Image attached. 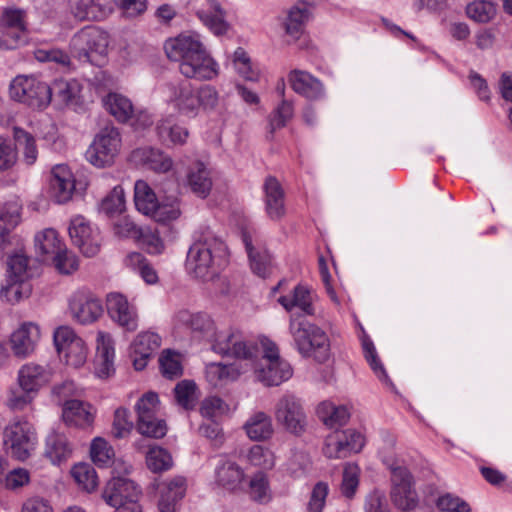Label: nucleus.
<instances>
[{
	"mask_svg": "<svg viewBox=\"0 0 512 512\" xmlns=\"http://www.w3.org/2000/svg\"><path fill=\"white\" fill-rule=\"evenodd\" d=\"M171 61L179 63L180 73L190 79L211 80L218 75L217 64L197 37L181 34L164 45Z\"/></svg>",
	"mask_w": 512,
	"mask_h": 512,
	"instance_id": "nucleus-1",
	"label": "nucleus"
},
{
	"mask_svg": "<svg viewBox=\"0 0 512 512\" xmlns=\"http://www.w3.org/2000/svg\"><path fill=\"white\" fill-rule=\"evenodd\" d=\"M289 330L298 352L303 357H312L318 363L330 358V341L326 332L305 319L292 316Z\"/></svg>",
	"mask_w": 512,
	"mask_h": 512,
	"instance_id": "nucleus-2",
	"label": "nucleus"
},
{
	"mask_svg": "<svg viewBox=\"0 0 512 512\" xmlns=\"http://www.w3.org/2000/svg\"><path fill=\"white\" fill-rule=\"evenodd\" d=\"M170 101L183 116L196 117L201 110H214L219 101L217 90L210 85L199 88L182 81L172 87Z\"/></svg>",
	"mask_w": 512,
	"mask_h": 512,
	"instance_id": "nucleus-3",
	"label": "nucleus"
},
{
	"mask_svg": "<svg viewBox=\"0 0 512 512\" xmlns=\"http://www.w3.org/2000/svg\"><path fill=\"white\" fill-rule=\"evenodd\" d=\"M224 243L216 237L204 236L189 248L186 269L195 278L211 279L217 273L220 257L225 253Z\"/></svg>",
	"mask_w": 512,
	"mask_h": 512,
	"instance_id": "nucleus-4",
	"label": "nucleus"
},
{
	"mask_svg": "<svg viewBox=\"0 0 512 512\" xmlns=\"http://www.w3.org/2000/svg\"><path fill=\"white\" fill-rule=\"evenodd\" d=\"M36 258L34 262H52L61 274H71L78 270L77 257L69 252L60 241L58 233L54 229H45L38 233L34 239Z\"/></svg>",
	"mask_w": 512,
	"mask_h": 512,
	"instance_id": "nucleus-5",
	"label": "nucleus"
},
{
	"mask_svg": "<svg viewBox=\"0 0 512 512\" xmlns=\"http://www.w3.org/2000/svg\"><path fill=\"white\" fill-rule=\"evenodd\" d=\"M108 35L95 26L78 31L70 41L71 52L80 62L101 66L108 50Z\"/></svg>",
	"mask_w": 512,
	"mask_h": 512,
	"instance_id": "nucleus-6",
	"label": "nucleus"
},
{
	"mask_svg": "<svg viewBox=\"0 0 512 512\" xmlns=\"http://www.w3.org/2000/svg\"><path fill=\"white\" fill-rule=\"evenodd\" d=\"M121 147L120 130L113 123L107 122L95 134L86 152V157L92 165L98 168L108 167L115 162Z\"/></svg>",
	"mask_w": 512,
	"mask_h": 512,
	"instance_id": "nucleus-7",
	"label": "nucleus"
},
{
	"mask_svg": "<svg viewBox=\"0 0 512 512\" xmlns=\"http://www.w3.org/2000/svg\"><path fill=\"white\" fill-rule=\"evenodd\" d=\"M140 495L139 486L122 475H114L102 493L104 501L114 507L115 512H142L138 503Z\"/></svg>",
	"mask_w": 512,
	"mask_h": 512,
	"instance_id": "nucleus-8",
	"label": "nucleus"
},
{
	"mask_svg": "<svg viewBox=\"0 0 512 512\" xmlns=\"http://www.w3.org/2000/svg\"><path fill=\"white\" fill-rule=\"evenodd\" d=\"M383 462L391 471V499L401 510H413L418 504V497L413 488V478L402 463L392 457L384 456Z\"/></svg>",
	"mask_w": 512,
	"mask_h": 512,
	"instance_id": "nucleus-9",
	"label": "nucleus"
},
{
	"mask_svg": "<svg viewBox=\"0 0 512 512\" xmlns=\"http://www.w3.org/2000/svg\"><path fill=\"white\" fill-rule=\"evenodd\" d=\"M12 99L33 109H43L51 102V89L45 82L30 76H17L10 84Z\"/></svg>",
	"mask_w": 512,
	"mask_h": 512,
	"instance_id": "nucleus-10",
	"label": "nucleus"
},
{
	"mask_svg": "<svg viewBox=\"0 0 512 512\" xmlns=\"http://www.w3.org/2000/svg\"><path fill=\"white\" fill-rule=\"evenodd\" d=\"M210 344L215 353L238 359L253 360L259 353L257 346L247 342L240 332L231 329L225 331L216 329Z\"/></svg>",
	"mask_w": 512,
	"mask_h": 512,
	"instance_id": "nucleus-11",
	"label": "nucleus"
},
{
	"mask_svg": "<svg viewBox=\"0 0 512 512\" xmlns=\"http://www.w3.org/2000/svg\"><path fill=\"white\" fill-rule=\"evenodd\" d=\"M275 418L287 431L295 435L304 432L307 425L306 415L300 400L290 394L284 395L277 402Z\"/></svg>",
	"mask_w": 512,
	"mask_h": 512,
	"instance_id": "nucleus-12",
	"label": "nucleus"
},
{
	"mask_svg": "<svg viewBox=\"0 0 512 512\" xmlns=\"http://www.w3.org/2000/svg\"><path fill=\"white\" fill-rule=\"evenodd\" d=\"M0 49H14L26 31L25 12L16 8H5L0 16Z\"/></svg>",
	"mask_w": 512,
	"mask_h": 512,
	"instance_id": "nucleus-13",
	"label": "nucleus"
},
{
	"mask_svg": "<svg viewBox=\"0 0 512 512\" xmlns=\"http://www.w3.org/2000/svg\"><path fill=\"white\" fill-rule=\"evenodd\" d=\"M241 237L249 257L252 271L262 278L269 276L273 267L272 256L264 247L257 233L243 229Z\"/></svg>",
	"mask_w": 512,
	"mask_h": 512,
	"instance_id": "nucleus-14",
	"label": "nucleus"
},
{
	"mask_svg": "<svg viewBox=\"0 0 512 512\" xmlns=\"http://www.w3.org/2000/svg\"><path fill=\"white\" fill-rule=\"evenodd\" d=\"M107 312L110 318L128 332L138 328V315L127 298L120 293H110L106 298Z\"/></svg>",
	"mask_w": 512,
	"mask_h": 512,
	"instance_id": "nucleus-15",
	"label": "nucleus"
},
{
	"mask_svg": "<svg viewBox=\"0 0 512 512\" xmlns=\"http://www.w3.org/2000/svg\"><path fill=\"white\" fill-rule=\"evenodd\" d=\"M175 321L178 325L189 329L192 334L210 342L215 335L216 326L213 319L206 313H192L182 309L175 314Z\"/></svg>",
	"mask_w": 512,
	"mask_h": 512,
	"instance_id": "nucleus-16",
	"label": "nucleus"
},
{
	"mask_svg": "<svg viewBox=\"0 0 512 512\" xmlns=\"http://www.w3.org/2000/svg\"><path fill=\"white\" fill-rule=\"evenodd\" d=\"M69 235L75 246L87 257H93L98 254L100 244L93 235L89 223L82 216H76L72 219L69 227Z\"/></svg>",
	"mask_w": 512,
	"mask_h": 512,
	"instance_id": "nucleus-17",
	"label": "nucleus"
},
{
	"mask_svg": "<svg viewBox=\"0 0 512 512\" xmlns=\"http://www.w3.org/2000/svg\"><path fill=\"white\" fill-rule=\"evenodd\" d=\"M36 443V431L26 420H15L4 428L3 444L6 448H28Z\"/></svg>",
	"mask_w": 512,
	"mask_h": 512,
	"instance_id": "nucleus-18",
	"label": "nucleus"
},
{
	"mask_svg": "<svg viewBox=\"0 0 512 512\" xmlns=\"http://www.w3.org/2000/svg\"><path fill=\"white\" fill-rule=\"evenodd\" d=\"M160 496L158 509L160 512H176L178 503L183 499L187 490V482L183 476H175L158 486Z\"/></svg>",
	"mask_w": 512,
	"mask_h": 512,
	"instance_id": "nucleus-19",
	"label": "nucleus"
},
{
	"mask_svg": "<svg viewBox=\"0 0 512 512\" xmlns=\"http://www.w3.org/2000/svg\"><path fill=\"white\" fill-rule=\"evenodd\" d=\"M51 191L57 203L70 201L76 192V181L66 165H56L51 171Z\"/></svg>",
	"mask_w": 512,
	"mask_h": 512,
	"instance_id": "nucleus-20",
	"label": "nucleus"
},
{
	"mask_svg": "<svg viewBox=\"0 0 512 512\" xmlns=\"http://www.w3.org/2000/svg\"><path fill=\"white\" fill-rule=\"evenodd\" d=\"M96 410L87 402L67 400L63 403L62 418L68 426L88 428L94 423Z\"/></svg>",
	"mask_w": 512,
	"mask_h": 512,
	"instance_id": "nucleus-21",
	"label": "nucleus"
},
{
	"mask_svg": "<svg viewBox=\"0 0 512 512\" xmlns=\"http://www.w3.org/2000/svg\"><path fill=\"white\" fill-rule=\"evenodd\" d=\"M40 331L33 323H24L10 337V346L16 357L24 358L34 352Z\"/></svg>",
	"mask_w": 512,
	"mask_h": 512,
	"instance_id": "nucleus-22",
	"label": "nucleus"
},
{
	"mask_svg": "<svg viewBox=\"0 0 512 512\" xmlns=\"http://www.w3.org/2000/svg\"><path fill=\"white\" fill-rule=\"evenodd\" d=\"M216 483L230 492L244 491L246 476L243 469L231 460H223L215 469Z\"/></svg>",
	"mask_w": 512,
	"mask_h": 512,
	"instance_id": "nucleus-23",
	"label": "nucleus"
},
{
	"mask_svg": "<svg viewBox=\"0 0 512 512\" xmlns=\"http://www.w3.org/2000/svg\"><path fill=\"white\" fill-rule=\"evenodd\" d=\"M97 355L95 360V372L100 378H108L114 372V341L110 334L98 332Z\"/></svg>",
	"mask_w": 512,
	"mask_h": 512,
	"instance_id": "nucleus-24",
	"label": "nucleus"
},
{
	"mask_svg": "<svg viewBox=\"0 0 512 512\" xmlns=\"http://www.w3.org/2000/svg\"><path fill=\"white\" fill-rule=\"evenodd\" d=\"M292 89L310 100L320 99L324 95V87L320 80L306 71L293 70L288 76Z\"/></svg>",
	"mask_w": 512,
	"mask_h": 512,
	"instance_id": "nucleus-25",
	"label": "nucleus"
},
{
	"mask_svg": "<svg viewBox=\"0 0 512 512\" xmlns=\"http://www.w3.org/2000/svg\"><path fill=\"white\" fill-rule=\"evenodd\" d=\"M69 307L73 318L82 324L96 321L103 313L101 301L85 295L74 296Z\"/></svg>",
	"mask_w": 512,
	"mask_h": 512,
	"instance_id": "nucleus-26",
	"label": "nucleus"
},
{
	"mask_svg": "<svg viewBox=\"0 0 512 512\" xmlns=\"http://www.w3.org/2000/svg\"><path fill=\"white\" fill-rule=\"evenodd\" d=\"M256 378L266 386H278L292 376V368L285 360L255 364Z\"/></svg>",
	"mask_w": 512,
	"mask_h": 512,
	"instance_id": "nucleus-27",
	"label": "nucleus"
},
{
	"mask_svg": "<svg viewBox=\"0 0 512 512\" xmlns=\"http://www.w3.org/2000/svg\"><path fill=\"white\" fill-rule=\"evenodd\" d=\"M265 209L271 220L278 221L285 215L284 191L279 181L272 176L264 183Z\"/></svg>",
	"mask_w": 512,
	"mask_h": 512,
	"instance_id": "nucleus-28",
	"label": "nucleus"
},
{
	"mask_svg": "<svg viewBox=\"0 0 512 512\" xmlns=\"http://www.w3.org/2000/svg\"><path fill=\"white\" fill-rule=\"evenodd\" d=\"M72 12L80 20L98 21L112 11L109 0H72Z\"/></svg>",
	"mask_w": 512,
	"mask_h": 512,
	"instance_id": "nucleus-29",
	"label": "nucleus"
},
{
	"mask_svg": "<svg viewBox=\"0 0 512 512\" xmlns=\"http://www.w3.org/2000/svg\"><path fill=\"white\" fill-rule=\"evenodd\" d=\"M186 185L196 196L206 198L212 189L210 171L202 162H196L188 168Z\"/></svg>",
	"mask_w": 512,
	"mask_h": 512,
	"instance_id": "nucleus-30",
	"label": "nucleus"
},
{
	"mask_svg": "<svg viewBox=\"0 0 512 512\" xmlns=\"http://www.w3.org/2000/svg\"><path fill=\"white\" fill-rule=\"evenodd\" d=\"M20 222V206L9 202L0 206V249L5 250L12 242L11 231Z\"/></svg>",
	"mask_w": 512,
	"mask_h": 512,
	"instance_id": "nucleus-31",
	"label": "nucleus"
},
{
	"mask_svg": "<svg viewBox=\"0 0 512 512\" xmlns=\"http://www.w3.org/2000/svg\"><path fill=\"white\" fill-rule=\"evenodd\" d=\"M8 278L28 282L40 274V263L30 260L22 253H16L8 260Z\"/></svg>",
	"mask_w": 512,
	"mask_h": 512,
	"instance_id": "nucleus-32",
	"label": "nucleus"
},
{
	"mask_svg": "<svg viewBox=\"0 0 512 512\" xmlns=\"http://www.w3.org/2000/svg\"><path fill=\"white\" fill-rule=\"evenodd\" d=\"M49 371L38 364L29 363L24 365L18 375L20 388L24 391L36 393L40 387L49 381Z\"/></svg>",
	"mask_w": 512,
	"mask_h": 512,
	"instance_id": "nucleus-33",
	"label": "nucleus"
},
{
	"mask_svg": "<svg viewBox=\"0 0 512 512\" xmlns=\"http://www.w3.org/2000/svg\"><path fill=\"white\" fill-rule=\"evenodd\" d=\"M132 157L155 172L165 173L172 167V160L160 150L152 147L138 148L132 152Z\"/></svg>",
	"mask_w": 512,
	"mask_h": 512,
	"instance_id": "nucleus-34",
	"label": "nucleus"
},
{
	"mask_svg": "<svg viewBox=\"0 0 512 512\" xmlns=\"http://www.w3.org/2000/svg\"><path fill=\"white\" fill-rule=\"evenodd\" d=\"M90 458L98 468H111L114 475L130 473L132 466L115 450H90Z\"/></svg>",
	"mask_w": 512,
	"mask_h": 512,
	"instance_id": "nucleus-35",
	"label": "nucleus"
},
{
	"mask_svg": "<svg viewBox=\"0 0 512 512\" xmlns=\"http://www.w3.org/2000/svg\"><path fill=\"white\" fill-rule=\"evenodd\" d=\"M13 138L17 151L21 152V162L28 167L34 165L39 154L35 137L22 128L14 127Z\"/></svg>",
	"mask_w": 512,
	"mask_h": 512,
	"instance_id": "nucleus-36",
	"label": "nucleus"
},
{
	"mask_svg": "<svg viewBox=\"0 0 512 512\" xmlns=\"http://www.w3.org/2000/svg\"><path fill=\"white\" fill-rule=\"evenodd\" d=\"M156 131L160 141L166 145H183L189 136L188 129L177 124L171 117L160 120Z\"/></svg>",
	"mask_w": 512,
	"mask_h": 512,
	"instance_id": "nucleus-37",
	"label": "nucleus"
},
{
	"mask_svg": "<svg viewBox=\"0 0 512 512\" xmlns=\"http://www.w3.org/2000/svg\"><path fill=\"white\" fill-rule=\"evenodd\" d=\"M244 429L247 436L253 441H265L274 432L271 417L261 411L253 414L247 420Z\"/></svg>",
	"mask_w": 512,
	"mask_h": 512,
	"instance_id": "nucleus-38",
	"label": "nucleus"
},
{
	"mask_svg": "<svg viewBox=\"0 0 512 512\" xmlns=\"http://www.w3.org/2000/svg\"><path fill=\"white\" fill-rule=\"evenodd\" d=\"M50 89L51 96L54 95L56 103L60 106L77 104L81 92V86L75 80H55Z\"/></svg>",
	"mask_w": 512,
	"mask_h": 512,
	"instance_id": "nucleus-39",
	"label": "nucleus"
},
{
	"mask_svg": "<svg viewBox=\"0 0 512 512\" xmlns=\"http://www.w3.org/2000/svg\"><path fill=\"white\" fill-rule=\"evenodd\" d=\"M278 302L287 311L293 308H299L305 315H313L315 310L313 307V300L310 290L303 285H297L293 290L292 297L281 296Z\"/></svg>",
	"mask_w": 512,
	"mask_h": 512,
	"instance_id": "nucleus-40",
	"label": "nucleus"
},
{
	"mask_svg": "<svg viewBox=\"0 0 512 512\" xmlns=\"http://www.w3.org/2000/svg\"><path fill=\"white\" fill-rule=\"evenodd\" d=\"M158 199L153 189L143 180L136 181L134 185V204L136 209L146 215L152 216L158 207Z\"/></svg>",
	"mask_w": 512,
	"mask_h": 512,
	"instance_id": "nucleus-41",
	"label": "nucleus"
},
{
	"mask_svg": "<svg viewBox=\"0 0 512 512\" xmlns=\"http://www.w3.org/2000/svg\"><path fill=\"white\" fill-rule=\"evenodd\" d=\"M105 109L119 122L126 123L134 115V107L131 101L117 93H109L104 99Z\"/></svg>",
	"mask_w": 512,
	"mask_h": 512,
	"instance_id": "nucleus-42",
	"label": "nucleus"
},
{
	"mask_svg": "<svg viewBox=\"0 0 512 512\" xmlns=\"http://www.w3.org/2000/svg\"><path fill=\"white\" fill-rule=\"evenodd\" d=\"M317 415L319 419L329 428L343 426L348 422L350 418V413L345 406H336L329 401H324L318 405Z\"/></svg>",
	"mask_w": 512,
	"mask_h": 512,
	"instance_id": "nucleus-43",
	"label": "nucleus"
},
{
	"mask_svg": "<svg viewBox=\"0 0 512 512\" xmlns=\"http://www.w3.org/2000/svg\"><path fill=\"white\" fill-rule=\"evenodd\" d=\"M365 437L354 429L335 430L326 438V448H363Z\"/></svg>",
	"mask_w": 512,
	"mask_h": 512,
	"instance_id": "nucleus-44",
	"label": "nucleus"
},
{
	"mask_svg": "<svg viewBox=\"0 0 512 512\" xmlns=\"http://www.w3.org/2000/svg\"><path fill=\"white\" fill-rule=\"evenodd\" d=\"M241 373L236 364L210 363L206 367V378L215 387L236 380Z\"/></svg>",
	"mask_w": 512,
	"mask_h": 512,
	"instance_id": "nucleus-45",
	"label": "nucleus"
},
{
	"mask_svg": "<svg viewBox=\"0 0 512 512\" xmlns=\"http://www.w3.org/2000/svg\"><path fill=\"white\" fill-rule=\"evenodd\" d=\"M158 404L159 398L154 392H147L138 400L136 404L138 415L136 424L137 430L146 431L145 429L148 427V422L146 421L155 417Z\"/></svg>",
	"mask_w": 512,
	"mask_h": 512,
	"instance_id": "nucleus-46",
	"label": "nucleus"
},
{
	"mask_svg": "<svg viewBox=\"0 0 512 512\" xmlns=\"http://www.w3.org/2000/svg\"><path fill=\"white\" fill-rule=\"evenodd\" d=\"M249 497L258 503H268L271 498V490L269 482L265 474L258 472L254 474L249 480L247 489L244 488Z\"/></svg>",
	"mask_w": 512,
	"mask_h": 512,
	"instance_id": "nucleus-47",
	"label": "nucleus"
},
{
	"mask_svg": "<svg viewBox=\"0 0 512 512\" xmlns=\"http://www.w3.org/2000/svg\"><path fill=\"white\" fill-rule=\"evenodd\" d=\"M197 385L193 380H182L174 388V396L177 404L186 410L195 407L198 400Z\"/></svg>",
	"mask_w": 512,
	"mask_h": 512,
	"instance_id": "nucleus-48",
	"label": "nucleus"
},
{
	"mask_svg": "<svg viewBox=\"0 0 512 512\" xmlns=\"http://www.w3.org/2000/svg\"><path fill=\"white\" fill-rule=\"evenodd\" d=\"M75 482L88 493L98 487V476L95 469L87 463H78L71 469Z\"/></svg>",
	"mask_w": 512,
	"mask_h": 512,
	"instance_id": "nucleus-49",
	"label": "nucleus"
},
{
	"mask_svg": "<svg viewBox=\"0 0 512 512\" xmlns=\"http://www.w3.org/2000/svg\"><path fill=\"white\" fill-rule=\"evenodd\" d=\"M100 211L108 217H115L125 210V193L121 186H115L101 201Z\"/></svg>",
	"mask_w": 512,
	"mask_h": 512,
	"instance_id": "nucleus-50",
	"label": "nucleus"
},
{
	"mask_svg": "<svg viewBox=\"0 0 512 512\" xmlns=\"http://www.w3.org/2000/svg\"><path fill=\"white\" fill-rule=\"evenodd\" d=\"M308 18V11L304 2L296 4L289 10L287 21L285 23L286 33L295 39H298L303 31V25Z\"/></svg>",
	"mask_w": 512,
	"mask_h": 512,
	"instance_id": "nucleus-51",
	"label": "nucleus"
},
{
	"mask_svg": "<svg viewBox=\"0 0 512 512\" xmlns=\"http://www.w3.org/2000/svg\"><path fill=\"white\" fill-rule=\"evenodd\" d=\"M161 345V338L153 332H142L134 339L131 349L133 355L151 356Z\"/></svg>",
	"mask_w": 512,
	"mask_h": 512,
	"instance_id": "nucleus-52",
	"label": "nucleus"
},
{
	"mask_svg": "<svg viewBox=\"0 0 512 512\" xmlns=\"http://www.w3.org/2000/svg\"><path fill=\"white\" fill-rule=\"evenodd\" d=\"M32 288L28 282L18 281L17 279H7V284L2 287L0 295L9 303H16L29 297Z\"/></svg>",
	"mask_w": 512,
	"mask_h": 512,
	"instance_id": "nucleus-53",
	"label": "nucleus"
},
{
	"mask_svg": "<svg viewBox=\"0 0 512 512\" xmlns=\"http://www.w3.org/2000/svg\"><path fill=\"white\" fill-rule=\"evenodd\" d=\"M181 213L180 201L178 198L174 197L159 202L158 207L151 217L157 222L168 223L177 220L181 216Z\"/></svg>",
	"mask_w": 512,
	"mask_h": 512,
	"instance_id": "nucleus-54",
	"label": "nucleus"
},
{
	"mask_svg": "<svg viewBox=\"0 0 512 512\" xmlns=\"http://www.w3.org/2000/svg\"><path fill=\"white\" fill-rule=\"evenodd\" d=\"M360 468L358 465L349 463L343 469L342 482L340 486L341 493L344 497L352 499L359 486Z\"/></svg>",
	"mask_w": 512,
	"mask_h": 512,
	"instance_id": "nucleus-55",
	"label": "nucleus"
},
{
	"mask_svg": "<svg viewBox=\"0 0 512 512\" xmlns=\"http://www.w3.org/2000/svg\"><path fill=\"white\" fill-rule=\"evenodd\" d=\"M160 368L164 377L178 378L183 374L180 355L171 350H164L159 358Z\"/></svg>",
	"mask_w": 512,
	"mask_h": 512,
	"instance_id": "nucleus-56",
	"label": "nucleus"
},
{
	"mask_svg": "<svg viewBox=\"0 0 512 512\" xmlns=\"http://www.w3.org/2000/svg\"><path fill=\"white\" fill-rule=\"evenodd\" d=\"M173 458L168 450H148L146 465L153 473L165 472L173 467Z\"/></svg>",
	"mask_w": 512,
	"mask_h": 512,
	"instance_id": "nucleus-57",
	"label": "nucleus"
},
{
	"mask_svg": "<svg viewBox=\"0 0 512 512\" xmlns=\"http://www.w3.org/2000/svg\"><path fill=\"white\" fill-rule=\"evenodd\" d=\"M496 13V8L492 2L475 1L467 5V16L479 23L489 22Z\"/></svg>",
	"mask_w": 512,
	"mask_h": 512,
	"instance_id": "nucleus-58",
	"label": "nucleus"
},
{
	"mask_svg": "<svg viewBox=\"0 0 512 512\" xmlns=\"http://www.w3.org/2000/svg\"><path fill=\"white\" fill-rule=\"evenodd\" d=\"M293 117V105L287 100H282L281 104L273 111L269 118V130L273 134L277 129L286 125Z\"/></svg>",
	"mask_w": 512,
	"mask_h": 512,
	"instance_id": "nucleus-59",
	"label": "nucleus"
},
{
	"mask_svg": "<svg viewBox=\"0 0 512 512\" xmlns=\"http://www.w3.org/2000/svg\"><path fill=\"white\" fill-rule=\"evenodd\" d=\"M329 493V485L326 482H317L312 491L307 503V512H322L326 499Z\"/></svg>",
	"mask_w": 512,
	"mask_h": 512,
	"instance_id": "nucleus-60",
	"label": "nucleus"
},
{
	"mask_svg": "<svg viewBox=\"0 0 512 512\" xmlns=\"http://www.w3.org/2000/svg\"><path fill=\"white\" fill-rule=\"evenodd\" d=\"M18 161L15 141L0 136V171L11 169Z\"/></svg>",
	"mask_w": 512,
	"mask_h": 512,
	"instance_id": "nucleus-61",
	"label": "nucleus"
},
{
	"mask_svg": "<svg viewBox=\"0 0 512 512\" xmlns=\"http://www.w3.org/2000/svg\"><path fill=\"white\" fill-rule=\"evenodd\" d=\"M436 506L443 512H471L467 502L450 493L440 495L436 501Z\"/></svg>",
	"mask_w": 512,
	"mask_h": 512,
	"instance_id": "nucleus-62",
	"label": "nucleus"
},
{
	"mask_svg": "<svg viewBox=\"0 0 512 512\" xmlns=\"http://www.w3.org/2000/svg\"><path fill=\"white\" fill-rule=\"evenodd\" d=\"M140 234L135 241L145 248L148 253L158 254L163 250V242L158 233L145 227L141 228Z\"/></svg>",
	"mask_w": 512,
	"mask_h": 512,
	"instance_id": "nucleus-63",
	"label": "nucleus"
},
{
	"mask_svg": "<svg viewBox=\"0 0 512 512\" xmlns=\"http://www.w3.org/2000/svg\"><path fill=\"white\" fill-rule=\"evenodd\" d=\"M62 356L66 359V363L73 367H79L84 364L87 357V349L84 341L80 338L75 340L65 351Z\"/></svg>",
	"mask_w": 512,
	"mask_h": 512,
	"instance_id": "nucleus-64",
	"label": "nucleus"
}]
</instances>
